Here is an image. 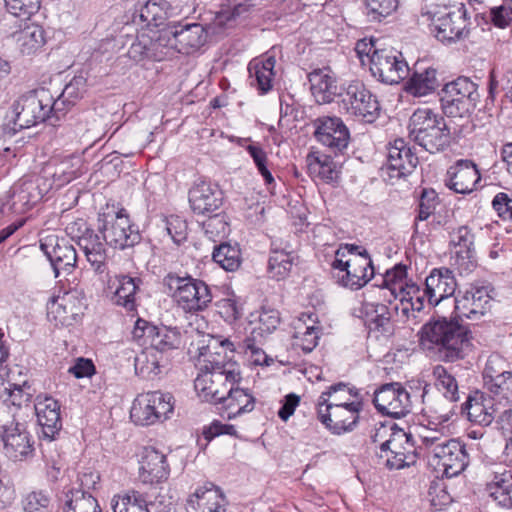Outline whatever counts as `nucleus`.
<instances>
[{
    "label": "nucleus",
    "mask_w": 512,
    "mask_h": 512,
    "mask_svg": "<svg viewBox=\"0 0 512 512\" xmlns=\"http://www.w3.org/2000/svg\"><path fill=\"white\" fill-rule=\"evenodd\" d=\"M479 100L478 85L465 76L446 83L440 94L442 111L448 117L470 116Z\"/></svg>",
    "instance_id": "0eeeda50"
},
{
    "label": "nucleus",
    "mask_w": 512,
    "mask_h": 512,
    "mask_svg": "<svg viewBox=\"0 0 512 512\" xmlns=\"http://www.w3.org/2000/svg\"><path fill=\"white\" fill-rule=\"evenodd\" d=\"M226 498L212 483L198 487L186 503L188 512H225Z\"/></svg>",
    "instance_id": "7c9ffc66"
},
{
    "label": "nucleus",
    "mask_w": 512,
    "mask_h": 512,
    "mask_svg": "<svg viewBox=\"0 0 512 512\" xmlns=\"http://www.w3.org/2000/svg\"><path fill=\"white\" fill-rule=\"evenodd\" d=\"M170 356L154 348L147 347L135 358V371L143 378H153L169 365Z\"/></svg>",
    "instance_id": "e433bc0d"
},
{
    "label": "nucleus",
    "mask_w": 512,
    "mask_h": 512,
    "mask_svg": "<svg viewBox=\"0 0 512 512\" xmlns=\"http://www.w3.org/2000/svg\"><path fill=\"white\" fill-rule=\"evenodd\" d=\"M450 245L455 250L474 249V234L472 230L466 226H458L449 233Z\"/></svg>",
    "instance_id": "338daca9"
},
{
    "label": "nucleus",
    "mask_w": 512,
    "mask_h": 512,
    "mask_svg": "<svg viewBox=\"0 0 512 512\" xmlns=\"http://www.w3.org/2000/svg\"><path fill=\"white\" fill-rule=\"evenodd\" d=\"M280 313L270 307H263L260 311L258 324L255 327L256 333L265 337L274 332L280 324Z\"/></svg>",
    "instance_id": "69168bd1"
},
{
    "label": "nucleus",
    "mask_w": 512,
    "mask_h": 512,
    "mask_svg": "<svg viewBox=\"0 0 512 512\" xmlns=\"http://www.w3.org/2000/svg\"><path fill=\"white\" fill-rule=\"evenodd\" d=\"M310 90L319 104L331 103L335 97L339 99L340 87L334 77L323 70H315L309 74Z\"/></svg>",
    "instance_id": "79ce46f5"
},
{
    "label": "nucleus",
    "mask_w": 512,
    "mask_h": 512,
    "mask_svg": "<svg viewBox=\"0 0 512 512\" xmlns=\"http://www.w3.org/2000/svg\"><path fill=\"white\" fill-rule=\"evenodd\" d=\"M438 204V195L435 190L424 188L420 194L418 214L414 220V230L416 233L419 231V223L426 221L432 214H434Z\"/></svg>",
    "instance_id": "13d9d810"
},
{
    "label": "nucleus",
    "mask_w": 512,
    "mask_h": 512,
    "mask_svg": "<svg viewBox=\"0 0 512 512\" xmlns=\"http://www.w3.org/2000/svg\"><path fill=\"white\" fill-rule=\"evenodd\" d=\"M173 14V8L167 0H148L140 9V19L148 26H159Z\"/></svg>",
    "instance_id": "603ef678"
},
{
    "label": "nucleus",
    "mask_w": 512,
    "mask_h": 512,
    "mask_svg": "<svg viewBox=\"0 0 512 512\" xmlns=\"http://www.w3.org/2000/svg\"><path fill=\"white\" fill-rule=\"evenodd\" d=\"M44 34L45 32L41 26L31 24L21 31L19 39L22 41V45L30 51L41 47L45 43Z\"/></svg>",
    "instance_id": "774afa93"
},
{
    "label": "nucleus",
    "mask_w": 512,
    "mask_h": 512,
    "mask_svg": "<svg viewBox=\"0 0 512 512\" xmlns=\"http://www.w3.org/2000/svg\"><path fill=\"white\" fill-rule=\"evenodd\" d=\"M173 55L170 36L161 31L156 37L141 33L131 44L128 56L136 63L145 61H163Z\"/></svg>",
    "instance_id": "6ab92c4d"
},
{
    "label": "nucleus",
    "mask_w": 512,
    "mask_h": 512,
    "mask_svg": "<svg viewBox=\"0 0 512 512\" xmlns=\"http://www.w3.org/2000/svg\"><path fill=\"white\" fill-rule=\"evenodd\" d=\"M308 170L311 175L326 183L337 181L340 166L330 155L314 152L307 156Z\"/></svg>",
    "instance_id": "a18cd8bd"
},
{
    "label": "nucleus",
    "mask_w": 512,
    "mask_h": 512,
    "mask_svg": "<svg viewBox=\"0 0 512 512\" xmlns=\"http://www.w3.org/2000/svg\"><path fill=\"white\" fill-rule=\"evenodd\" d=\"M337 283L351 290H358L374 276V267L368 252L356 245L346 244L335 252L331 264Z\"/></svg>",
    "instance_id": "7ed1b4c3"
},
{
    "label": "nucleus",
    "mask_w": 512,
    "mask_h": 512,
    "mask_svg": "<svg viewBox=\"0 0 512 512\" xmlns=\"http://www.w3.org/2000/svg\"><path fill=\"white\" fill-rule=\"evenodd\" d=\"M149 339L150 348L169 354V351L180 346L181 333L176 327L154 326V331Z\"/></svg>",
    "instance_id": "3c124183"
},
{
    "label": "nucleus",
    "mask_w": 512,
    "mask_h": 512,
    "mask_svg": "<svg viewBox=\"0 0 512 512\" xmlns=\"http://www.w3.org/2000/svg\"><path fill=\"white\" fill-rule=\"evenodd\" d=\"M243 142H250L245 146V149L253 159V162L259 174L263 177L265 184L267 186L273 185L275 183V179L268 168V155L266 151L259 143L252 142L250 138H241L239 140V145L244 146Z\"/></svg>",
    "instance_id": "4d7b16f0"
},
{
    "label": "nucleus",
    "mask_w": 512,
    "mask_h": 512,
    "mask_svg": "<svg viewBox=\"0 0 512 512\" xmlns=\"http://www.w3.org/2000/svg\"><path fill=\"white\" fill-rule=\"evenodd\" d=\"M489 495L504 508H512V472L505 468L492 472L486 484Z\"/></svg>",
    "instance_id": "a19ab883"
},
{
    "label": "nucleus",
    "mask_w": 512,
    "mask_h": 512,
    "mask_svg": "<svg viewBox=\"0 0 512 512\" xmlns=\"http://www.w3.org/2000/svg\"><path fill=\"white\" fill-rule=\"evenodd\" d=\"M432 458L436 468L447 478L458 476L469 464L466 447L457 439H449L445 445L437 446Z\"/></svg>",
    "instance_id": "393cba45"
},
{
    "label": "nucleus",
    "mask_w": 512,
    "mask_h": 512,
    "mask_svg": "<svg viewBox=\"0 0 512 512\" xmlns=\"http://www.w3.org/2000/svg\"><path fill=\"white\" fill-rule=\"evenodd\" d=\"M40 249L50 261L55 277L60 271L71 273L76 267L77 253L75 247L64 238L56 235H47L40 239Z\"/></svg>",
    "instance_id": "b1692460"
},
{
    "label": "nucleus",
    "mask_w": 512,
    "mask_h": 512,
    "mask_svg": "<svg viewBox=\"0 0 512 512\" xmlns=\"http://www.w3.org/2000/svg\"><path fill=\"white\" fill-rule=\"evenodd\" d=\"M370 71L373 77L385 84H398L409 74V66L402 53L393 47L374 52Z\"/></svg>",
    "instance_id": "4468645a"
},
{
    "label": "nucleus",
    "mask_w": 512,
    "mask_h": 512,
    "mask_svg": "<svg viewBox=\"0 0 512 512\" xmlns=\"http://www.w3.org/2000/svg\"><path fill=\"white\" fill-rule=\"evenodd\" d=\"M20 506L23 512H52V496L45 489L27 491L21 495Z\"/></svg>",
    "instance_id": "5fc2aeb1"
},
{
    "label": "nucleus",
    "mask_w": 512,
    "mask_h": 512,
    "mask_svg": "<svg viewBox=\"0 0 512 512\" xmlns=\"http://www.w3.org/2000/svg\"><path fill=\"white\" fill-rule=\"evenodd\" d=\"M494 288L488 282L477 281L463 292L455 296V311L459 316L477 320L483 316L491 307L493 299L491 293Z\"/></svg>",
    "instance_id": "2eb2a0df"
},
{
    "label": "nucleus",
    "mask_w": 512,
    "mask_h": 512,
    "mask_svg": "<svg viewBox=\"0 0 512 512\" xmlns=\"http://www.w3.org/2000/svg\"><path fill=\"white\" fill-rule=\"evenodd\" d=\"M472 333L456 319L432 318L420 331V345L439 361L453 363L465 359L473 350Z\"/></svg>",
    "instance_id": "f257e3e1"
},
{
    "label": "nucleus",
    "mask_w": 512,
    "mask_h": 512,
    "mask_svg": "<svg viewBox=\"0 0 512 512\" xmlns=\"http://www.w3.org/2000/svg\"><path fill=\"white\" fill-rule=\"evenodd\" d=\"M95 231L88 232V236L82 238L79 247L83 250L87 261L97 274L108 273L107 252L104 243Z\"/></svg>",
    "instance_id": "4c0bfd02"
},
{
    "label": "nucleus",
    "mask_w": 512,
    "mask_h": 512,
    "mask_svg": "<svg viewBox=\"0 0 512 512\" xmlns=\"http://www.w3.org/2000/svg\"><path fill=\"white\" fill-rule=\"evenodd\" d=\"M170 36L173 52L191 54L197 51L207 40V32L200 23H179L173 30H166Z\"/></svg>",
    "instance_id": "cd10ccee"
},
{
    "label": "nucleus",
    "mask_w": 512,
    "mask_h": 512,
    "mask_svg": "<svg viewBox=\"0 0 512 512\" xmlns=\"http://www.w3.org/2000/svg\"><path fill=\"white\" fill-rule=\"evenodd\" d=\"M173 409L174 398L170 393L151 391L135 398L130 417L137 425L149 426L168 419Z\"/></svg>",
    "instance_id": "1a4fd4ad"
},
{
    "label": "nucleus",
    "mask_w": 512,
    "mask_h": 512,
    "mask_svg": "<svg viewBox=\"0 0 512 512\" xmlns=\"http://www.w3.org/2000/svg\"><path fill=\"white\" fill-rule=\"evenodd\" d=\"M362 410L363 399L359 391L343 382L329 386L317 401L318 420L335 435L351 432Z\"/></svg>",
    "instance_id": "f03ea898"
},
{
    "label": "nucleus",
    "mask_w": 512,
    "mask_h": 512,
    "mask_svg": "<svg viewBox=\"0 0 512 512\" xmlns=\"http://www.w3.org/2000/svg\"><path fill=\"white\" fill-rule=\"evenodd\" d=\"M367 15L373 21H381L394 13L398 6L399 0H364Z\"/></svg>",
    "instance_id": "680f3d73"
},
{
    "label": "nucleus",
    "mask_w": 512,
    "mask_h": 512,
    "mask_svg": "<svg viewBox=\"0 0 512 512\" xmlns=\"http://www.w3.org/2000/svg\"><path fill=\"white\" fill-rule=\"evenodd\" d=\"M396 429V424H384L379 423L376 425L370 434L371 443L375 445V449L379 447V451H376V455L384 454L389 449V442L392 439Z\"/></svg>",
    "instance_id": "e2e57ef3"
},
{
    "label": "nucleus",
    "mask_w": 512,
    "mask_h": 512,
    "mask_svg": "<svg viewBox=\"0 0 512 512\" xmlns=\"http://www.w3.org/2000/svg\"><path fill=\"white\" fill-rule=\"evenodd\" d=\"M51 92L46 88L29 91L21 95L12 105L14 126L26 129L48 119L47 109Z\"/></svg>",
    "instance_id": "9d476101"
},
{
    "label": "nucleus",
    "mask_w": 512,
    "mask_h": 512,
    "mask_svg": "<svg viewBox=\"0 0 512 512\" xmlns=\"http://www.w3.org/2000/svg\"><path fill=\"white\" fill-rule=\"evenodd\" d=\"M188 201L195 215L206 216L221 208L224 202V192L217 183L199 179L190 187Z\"/></svg>",
    "instance_id": "412c9836"
},
{
    "label": "nucleus",
    "mask_w": 512,
    "mask_h": 512,
    "mask_svg": "<svg viewBox=\"0 0 512 512\" xmlns=\"http://www.w3.org/2000/svg\"><path fill=\"white\" fill-rule=\"evenodd\" d=\"M372 402L379 413L395 419L405 417L412 408L411 396L400 382L380 385L373 393Z\"/></svg>",
    "instance_id": "ddd939ff"
},
{
    "label": "nucleus",
    "mask_w": 512,
    "mask_h": 512,
    "mask_svg": "<svg viewBox=\"0 0 512 512\" xmlns=\"http://www.w3.org/2000/svg\"><path fill=\"white\" fill-rule=\"evenodd\" d=\"M293 338V346L295 348L301 349L304 353H310L318 344L319 331L314 326L304 327L303 331L299 327Z\"/></svg>",
    "instance_id": "0e129e2a"
},
{
    "label": "nucleus",
    "mask_w": 512,
    "mask_h": 512,
    "mask_svg": "<svg viewBox=\"0 0 512 512\" xmlns=\"http://www.w3.org/2000/svg\"><path fill=\"white\" fill-rule=\"evenodd\" d=\"M170 474L166 455L155 447H145L142 452L139 478L145 484L165 482Z\"/></svg>",
    "instance_id": "c85d7f7f"
},
{
    "label": "nucleus",
    "mask_w": 512,
    "mask_h": 512,
    "mask_svg": "<svg viewBox=\"0 0 512 512\" xmlns=\"http://www.w3.org/2000/svg\"><path fill=\"white\" fill-rule=\"evenodd\" d=\"M6 10L21 20H28L40 9L41 0H4Z\"/></svg>",
    "instance_id": "052dcab7"
},
{
    "label": "nucleus",
    "mask_w": 512,
    "mask_h": 512,
    "mask_svg": "<svg viewBox=\"0 0 512 512\" xmlns=\"http://www.w3.org/2000/svg\"><path fill=\"white\" fill-rule=\"evenodd\" d=\"M212 259L226 271H236L242 262L238 244L221 243L214 247Z\"/></svg>",
    "instance_id": "864d4df0"
},
{
    "label": "nucleus",
    "mask_w": 512,
    "mask_h": 512,
    "mask_svg": "<svg viewBox=\"0 0 512 512\" xmlns=\"http://www.w3.org/2000/svg\"><path fill=\"white\" fill-rule=\"evenodd\" d=\"M507 363L499 354L488 357L484 370V387L492 395V400L512 403V371L506 370Z\"/></svg>",
    "instance_id": "dca6fc26"
},
{
    "label": "nucleus",
    "mask_w": 512,
    "mask_h": 512,
    "mask_svg": "<svg viewBox=\"0 0 512 512\" xmlns=\"http://www.w3.org/2000/svg\"><path fill=\"white\" fill-rule=\"evenodd\" d=\"M461 412L466 414L470 422L484 427L493 422L497 410L491 398H487L483 392L475 391L461 405Z\"/></svg>",
    "instance_id": "72a5a7b5"
},
{
    "label": "nucleus",
    "mask_w": 512,
    "mask_h": 512,
    "mask_svg": "<svg viewBox=\"0 0 512 512\" xmlns=\"http://www.w3.org/2000/svg\"><path fill=\"white\" fill-rule=\"evenodd\" d=\"M14 375L15 371L13 369L7 371V382L3 385V388H0V400L6 406L20 408L30 403L32 398L31 386L27 384L26 380L17 382Z\"/></svg>",
    "instance_id": "ea45409f"
},
{
    "label": "nucleus",
    "mask_w": 512,
    "mask_h": 512,
    "mask_svg": "<svg viewBox=\"0 0 512 512\" xmlns=\"http://www.w3.org/2000/svg\"><path fill=\"white\" fill-rule=\"evenodd\" d=\"M256 398L249 389L240 388L238 385H233L229 388L220 405L222 414H226L227 419H235L246 413L254 410Z\"/></svg>",
    "instance_id": "f704fd0d"
},
{
    "label": "nucleus",
    "mask_w": 512,
    "mask_h": 512,
    "mask_svg": "<svg viewBox=\"0 0 512 512\" xmlns=\"http://www.w3.org/2000/svg\"><path fill=\"white\" fill-rule=\"evenodd\" d=\"M438 86L436 69L428 67L424 70H415L406 81L404 89L410 95L421 97L433 93Z\"/></svg>",
    "instance_id": "c03bdc74"
},
{
    "label": "nucleus",
    "mask_w": 512,
    "mask_h": 512,
    "mask_svg": "<svg viewBox=\"0 0 512 512\" xmlns=\"http://www.w3.org/2000/svg\"><path fill=\"white\" fill-rule=\"evenodd\" d=\"M118 287L114 293V303L124 307L128 312L136 310V293L142 284V279L129 275L116 276Z\"/></svg>",
    "instance_id": "49530a36"
},
{
    "label": "nucleus",
    "mask_w": 512,
    "mask_h": 512,
    "mask_svg": "<svg viewBox=\"0 0 512 512\" xmlns=\"http://www.w3.org/2000/svg\"><path fill=\"white\" fill-rule=\"evenodd\" d=\"M418 164V157L404 139H396L388 147L386 170L390 179H400L411 174Z\"/></svg>",
    "instance_id": "bb28decb"
},
{
    "label": "nucleus",
    "mask_w": 512,
    "mask_h": 512,
    "mask_svg": "<svg viewBox=\"0 0 512 512\" xmlns=\"http://www.w3.org/2000/svg\"><path fill=\"white\" fill-rule=\"evenodd\" d=\"M5 455L12 461H24L32 457L35 441L25 423L13 419L0 428Z\"/></svg>",
    "instance_id": "f3484780"
},
{
    "label": "nucleus",
    "mask_w": 512,
    "mask_h": 512,
    "mask_svg": "<svg viewBox=\"0 0 512 512\" xmlns=\"http://www.w3.org/2000/svg\"><path fill=\"white\" fill-rule=\"evenodd\" d=\"M339 110L368 123L374 122L380 113L377 97L361 81H350L340 87Z\"/></svg>",
    "instance_id": "6e6552de"
},
{
    "label": "nucleus",
    "mask_w": 512,
    "mask_h": 512,
    "mask_svg": "<svg viewBox=\"0 0 512 512\" xmlns=\"http://www.w3.org/2000/svg\"><path fill=\"white\" fill-rule=\"evenodd\" d=\"M400 302L394 306L398 319L409 326L420 323V313L425 308V301L420 296V285L408 287V294L398 297Z\"/></svg>",
    "instance_id": "c9c22d12"
},
{
    "label": "nucleus",
    "mask_w": 512,
    "mask_h": 512,
    "mask_svg": "<svg viewBox=\"0 0 512 512\" xmlns=\"http://www.w3.org/2000/svg\"><path fill=\"white\" fill-rule=\"evenodd\" d=\"M276 60L269 56L263 60L253 59L248 65V72L251 86L255 87L260 94H266L273 87L274 67Z\"/></svg>",
    "instance_id": "58836bf2"
},
{
    "label": "nucleus",
    "mask_w": 512,
    "mask_h": 512,
    "mask_svg": "<svg viewBox=\"0 0 512 512\" xmlns=\"http://www.w3.org/2000/svg\"><path fill=\"white\" fill-rule=\"evenodd\" d=\"M449 181L447 186L460 194H469L474 191L481 176L474 162L467 159L458 160L448 172Z\"/></svg>",
    "instance_id": "2f4dec72"
},
{
    "label": "nucleus",
    "mask_w": 512,
    "mask_h": 512,
    "mask_svg": "<svg viewBox=\"0 0 512 512\" xmlns=\"http://www.w3.org/2000/svg\"><path fill=\"white\" fill-rule=\"evenodd\" d=\"M235 351L236 346L229 339L213 336L200 348L199 369L240 371V366L232 360Z\"/></svg>",
    "instance_id": "a211bd4d"
},
{
    "label": "nucleus",
    "mask_w": 512,
    "mask_h": 512,
    "mask_svg": "<svg viewBox=\"0 0 512 512\" xmlns=\"http://www.w3.org/2000/svg\"><path fill=\"white\" fill-rule=\"evenodd\" d=\"M409 137L430 154L444 152L452 140L444 117L428 108L417 109L410 117Z\"/></svg>",
    "instance_id": "20e7f679"
},
{
    "label": "nucleus",
    "mask_w": 512,
    "mask_h": 512,
    "mask_svg": "<svg viewBox=\"0 0 512 512\" xmlns=\"http://www.w3.org/2000/svg\"><path fill=\"white\" fill-rule=\"evenodd\" d=\"M34 410L43 436L50 441L55 439L62 428L58 401L47 395H38L35 399Z\"/></svg>",
    "instance_id": "c756f323"
},
{
    "label": "nucleus",
    "mask_w": 512,
    "mask_h": 512,
    "mask_svg": "<svg viewBox=\"0 0 512 512\" xmlns=\"http://www.w3.org/2000/svg\"><path fill=\"white\" fill-rule=\"evenodd\" d=\"M112 508L113 512H150L144 495L135 490L114 496Z\"/></svg>",
    "instance_id": "6e6d98bb"
},
{
    "label": "nucleus",
    "mask_w": 512,
    "mask_h": 512,
    "mask_svg": "<svg viewBox=\"0 0 512 512\" xmlns=\"http://www.w3.org/2000/svg\"><path fill=\"white\" fill-rule=\"evenodd\" d=\"M241 380V371L200 369V373L194 380V387L205 401L220 404L229 392V388L239 385Z\"/></svg>",
    "instance_id": "f8f14e48"
},
{
    "label": "nucleus",
    "mask_w": 512,
    "mask_h": 512,
    "mask_svg": "<svg viewBox=\"0 0 512 512\" xmlns=\"http://www.w3.org/2000/svg\"><path fill=\"white\" fill-rule=\"evenodd\" d=\"M356 316L363 319L370 332L389 336L393 332L391 313L388 306L382 303L363 302Z\"/></svg>",
    "instance_id": "473e14b6"
},
{
    "label": "nucleus",
    "mask_w": 512,
    "mask_h": 512,
    "mask_svg": "<svg viewBox=\"0 0 512 512\" xmlns=\"http://www.w3.org/2000/svg\"><path fill=\"white\" fill-rule=\"evenodd\" d=\"M97 230L105 244L114 249L134 247L142 239L138 227L132 223L125 208L100 213Z\"/></svg>",
    "instance_id": "423d86ee"
},
{
    "label": "nucleus",
    "mask_w": 512,
    "mask_h": 512,
    "mask_svg": "<svg viewBox=\"0 0 512 512\" xmlns=\"http://www.w3.org/2000/svg\"><path fill=\"white\" fill-rule=\"evenodd\" d=\"M379 459L389 469H402L416 462L417 454L412 435L402 429H396L389 442V449L384 454H378Z\"/></svg>",
    "instance_id": "a878e982"
},
{
    "label": "nucleus",
    "mask_w": 512,
    "mask_h": 512,
    "mask_svg": "<svg viewBox=\"0 0 512 512\" xmlns=\"http://www.w3.org/2000/svg\"><path fill=\"white\" fill-rule=\"evenodd\" d=\"M429 14L431 31L439 41L452 43L467 36L469 19L463 4L452 8L443 7Z\"/></svg>",
    "instance_id": "9b49d317"
},
{
    "label": "nucleus",
    "mask_w": 512,
    "mask_h": 512,
    "mask_svg": "<svg viewBox=\"0 0 512 512\" xmlns=\"http://www.w3.org/2000/svg\"><path fill=\"white\" fill-rule=\"evenodd\" d=\"M177 307L185 313L196 314L205 310L212 301L209 286L190 275L169 273L163 279Z\"/></svg>",
    "instance_id": "39448f33"
},
{
    "label": "nucleus",
    "mask_w": 512,
    "mask_h": 512,
    "mask_svg": "<svg viewBox=\"0 0 512 512\" xmlns=\"http://www.w3.org/2000/svg\"><path fill=\"white\" fill-rule=\"evenodd\" d=\"M207 216L208 219L203 221L202 228L209 239L216 241L217 238H223L229 233L225 214L215 212Z\"/></svg>",
    "instance_id": "bf43d9fd"
},
{
    "label": "nucleus",
    "mask_w": 512,
    "mask_h": 512,
    "mask_svg": "<svg viewBox=\"0 0 512 512\" xmlns=\"http://www.w3.org/2000/svg\"><path fill=\"white\" fill-rule=\"evenodd\" d=\"M64 512H100L98 500L83 489H70L65 492L63 501Z\"/></svg>",
    "instance_id": "de8ad7c7"
},
{
    "label": "nucleus",
    "mask_w": 512,
    "mask_h": 512,
    "mask_svg": "<svg viewBox=\"0 0 512 512\" xmlns=\"http://www.w3.org/2000/svg\"><path fill=\"white\" fill-rule=\"evenodd\" d=\"M432 376L435 388L447 401L452 403L460 400L458 381L446 367L440 364L434 366Z\"/></svg>",
    "instance_id": "8fccbe9b"
},
{
    "label": "nucleus",
    "mask_w": 512,
    "mask_h": 512,
    "mask_svg": "<svg viewBox=\"0 0 512 512\" xmlns=\"http://www.w3.org/2000/svg\"><path fill=\"white\" fill-rule=\"evenodd\" d=\"M316 139L333 153H342L350 141V132L337 116H322L314 120Z\"/></svg>",
    "instance_id": "5701e85b"
},
{
    "label": "nucleus",
    "mask_w": 512,
    "mask_h": 512,
    "mask_svg": "<svg viewBox=\"0 0 512 512\" xmlns=\"http://www.w3.org/2000/svg\"><path fill=\"white\" fill-rule=\"evenodd\" d=\"M420 286V296L429 307H436L441 301L454 296L457 281L453 271L447 267L433 268Z\"/></svg>",
    "instance_id": "4be33fe9"
},
{
    "label": "nucleus",
    "mask_w": 512,
    "mask_h": 512,
    "mask_svg": "<svg viewBox=\"0 0 512 512\" xmlns=\"http://www.w3.org/2000/svg\"><path fill=\"white\" fill-rule=\"evenodd\" d=\"M407 269L405 264H396L388 269L383 275L382 287L389 290L390 293L398 298L408 294V287L418 285L416 282L407 279Z\"/></svg>",
    "instance_id": "09e8293b"
},
{
    "label": "nucleus",
    "mask_w": 512,
    "mask_h": 512,
    "mask_svg": "<svg viewBox=\"0 0 512 512\" xmlns=\"http://www.w3.org/2000/svg\"><path fill=\"white\" fill-rule=\"evenodd\" d=\"M294 257L287 247L271 243L267 272L270 278L280 281L287 278L293 266Z\"/></svg>",
    "instance_id": "37998d69"
},
{
    "label": "nucleus",
    "mask_w": 512,
    "mask_h": 512,
    "mask_svg": "<svg viewBox=\"0 0 512 512\" xmlns=\"http://www.w3.org/2000/svg\"><path fill=\"white\" fill-rule=\"evenodd\" d=\"M84 297L76 290L54 296L47 304V318L57 326H71L85 309Z\"/></svg>",
    "instance_id": "aec40b11"
}]
</instances>
